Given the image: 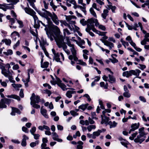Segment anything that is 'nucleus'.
<instances>
[{
	"label": "nucleus",
	"mask_w": 149,
	"mask_h": 149,
	"mask_svg": "<svg viewBox=\"0 0 149 149\" xmlns=\"http://www.w3.org/2000/svg\"><path fill=\"white\" fill-rule=\"evenodd\" d=\"M109 11L107 9H104L103 10V13L101 14V16L102 18L104 19H106L107 16L108 15Z\"/></svg>",
	"instance_id": "nucleus-24"
},
{
	"label": "nucleus",
	"mask_w": 149,
	"mask_h": 149,
	"mask_svg": "<svg viewBox=\"0 0 149 149\" xmlns=\"http://www.w3.org/2000/svg\"><path fill=\"white\" fill-rule=\"evenodd\" d=\"M123 76L124 77H129L131 76L130 70L124 72L123 73Z\"/></svg>",
	"instance_id": "nucleus-26"
},
{
	"label": "nucleus",
	"mask_w": 149,
	"mask_h": 149,
	"mask_svg": "<svg viewBox=\"0 0 149 149\" xmlns=\"http://www.w3.org/2000/svg\"><path fill=\"white\" fill-rule=\"evenodd\" d=\"M100 86L101 87H103L105 89H107L108 88V84L106 83V84L104 85V83L103 82H101L100 83Z\"/></svg>",
	"instance_id": "nucleus-42"
},
{
	"label": "nucleus",
	"mask_w": 149,
	"mask_h": 149,
	"mask_svg": "<svg viewBox=\"0 0 149 149\" xmlns=\"http://www.w3.org/2000/svg\"><path fill=\"white\" fill-rule=\"evenodd\" d=\"M144 132H139V134L137 136L136 138L134 139V141L136 143H141L145 139V137L144 136Z\"/></svg>",
	"instance_id": "nucleus-5"
},
{
	"label": "nucleus",
	"mask_w": 149,
	"mask_h": 149,
	"mask_svg": "<svg viewBox=\"0 0 149 149\" xmlns=\"http://www.w3.org/2000/svg\"><path fill=\"white\" fill-rule=\"evenodd\" d=\"M23 139L21 142V145L22 146H25L26 145V140L29 139V137L25 135H24L23 136Z\"/></svg>",
	"instance_id": "nucleus-17"
},
{
	"label": "nucleus",
	"mask_w": 149,
	"mask_h": 149,
	"mask_svg": "<svg viewBox=\"0 0 149 149\" xmlns=\"http://www.w3.org/2000/svg\"><path fill=\"white\" fill-rule=\"evenodd\" d=\"M48 140L46 138H43L42 139V143L41 144V145H47L46 143L48 142Z\"/></svg>",
	"instance_id": "nucleus-46"
},
{
	"label": "nucleus",
	"mask_w": 149,
	"mask_h": 149,
	"mask_svg": "<svg viewBox=\"0 0 149 149\" xmlns=\"http://www.w3.org/2000/svg\"><path fill=\"white\" fill-rule=\"evenodd\" d=\"M7 97L8 98H10L15 99L19 101L20 100V98L19 96L15 95H7Z\"/></svg>",
	"instance_id": "nucleus-25"
},
{
	"label": "nucleus",
	"mask_w": 149,
	"mask_h": 149,
	"mask_svg": "<svg viewBox=\"0 0 149 149\" xmlns=\"http://www.w3.org/2000/svg\"><path fill=\"white\" fill-rule=\"evenodd\" d=\"M80 9L84 13L85 15L86 14V6H82Z\"/></svg>",
	"instance_id": "nucleus-59"
},
{
	"label": "nucleus",
	"mask_w": 149,
	"mask_h": 149,
	"mask_svg": "<svg viewBox=\"0 0 149 149\" xmlns=\"http://www.w3.org/2000/svg\"><path fill=\"white\" fill-rule=\"evenodd\" d=\"M111 62L113 63H115L118 62V60L114 57H112V59H110Z\"/></svg>",
	"instance_id": "nucleus-62"
},
{
	"label": "nucleus",
	"mask_w": 149,
	"mask_h": 149,
	"mask_svg": "<svg viewBox=\"0 0 149 149\" xmlns=\"http://www.w3.org/2000/svg\"><path fill=\"white\" fill-rule=\"evenodd\" d=\"M88 104L87 103L85 104H82L79 107V108L84 111L87 107Z\"/></svg>",
	"instance_id": "nucleus-29"
},
{
	"label": "nucleus",
	"mask_w": 149,
	"mask_h": 149,
	"mask_svg": "<svg viewBox=\"0 0 149 149\" xmlns=\"http://www.w3.org/2000/svg\"><path fill=\"white\" fill-rule=\"evenodd\" d=\"M5 104V102L3 101V99H1L0 102V108H6L7 106Z\"/></svg>",
	"instance_id": "nucleus-31"
},
{
	"label": "nucleus",
	"mask_w": 149,
	"mask_h": 149,
	"mask_svg": "<svg viewBox=\"0 0 149 149\" xmlns=\"http://www.w3.org/2000/svg\"><path fill=\"white\" fill-rule=\"evenodd\" d=\"M72 90L68 91L66 93V96L69 98L72 97V94H75L76 93L75 91H73L74 90Z\"/></svg>",
	"instance_id": "nucleus-22"
},
{
	"label": "nucleus",
	"mask_w": 149,
	"mask_h": 149,
	"mask_svg": "<svg viewBox=\"0 0 149 149\" xmlns=\"http://www.w3.org/2000/svg\"><path fill=\"white\" fill-rule=\"evenodd\" d=\"M65 37L66 41V43L68 46L71 45L73 44L71 43V42L70 40L69 37L65 36Z\"/></svg>",
	"instance_id": "nucleus-39"
},
{
	"label": "nucleus",
	"mask_w": 149,
	"mask_h": 149,
	"mask_svg": "<svg viewBox=\"0 0 149 149\" xmlns=\"http://www.w3.org/2000/svg\"><path fill=\"white\" fill-rule=\"evenodd\" d=\"M1 42H5L6 45H10L11 43V40L9 39H3L2 40Z\"/></svg>",
	"instance_id": "nucleus-32"
},
{
	"label": "nucleus",
	"mask_w": 149,
	"mask_h": 149,
	"mask_svg": "<svg viewBox=\"0 0 149 149\" xmlns=\"http://www.w3.org/2000/svg\"><path fill=\"white\" fill-rule=\"evenodd\" d=\"M70 47V50L72 54L70 55H71L72 57L74 58V61H76L78 60V58L77 56V50L74 47V44L71 45L69 46Z\"/></svg>",
	"instance_id": "nucleus-6"
},
{
	"label": "nucleus",
	"mask_w": 149,
	"mask_h": 149,
	"mask_svg": "<svg viewBox=\"0 0 149 149\" xmlns=\"http://www.w3.org/2000/svg\"><path fill=\"white\" fill-rule=\"evenodd\" d=\"M40 45L42 49L43 47H45L44 45L46 43V42L44 40L43 38H41V40L40 41Z\"/></svg>",
	"instance_id": "nucleus-28"
},
{
	"label": "nucleus",
	"mask_w": 149,
	"mask_h": 149,
	"mask_svg": "<svg viewBox=\"0 0 149 149\" xmlns=\"http://www.w3.org/2000/svg\"><path fill=\"white\" fill-rule=\"evenodd\" d=\"M118 139L120 141V143L122 145L124 146L126 148H127V142L125 139H123L121 137H119Z\"/></svg>",
	"instance_id": "nucleus-15"
},
{
	"label": "nucleus",
	"mask_w": 149,
	"mask_h": 149,
	"mask_svg": "<svg viewBox=\"0 0 149 149\" xmlns=\"http://www.w3.org/2000/svg\"><path fill=\"white\" fill-rule=\"evenodd\" d=\"M23 9L26 13L33 17L34 23L36 24V23L37 22L39 19L36 15L35 12L33 9L29 7L24 8H23Z\"/></svg>",
	"instance_id": "nucleus-4"
},
{
	"label": "nucleus",
	"mask_w": 149,
	"mask_h": 149,
	"mask_svg": "<svg viewBox=\"0 0 149 149\" xmlns=\"http://www.w3.org/2000/svg\"><path fill=\"white\" fill-rule=\"evenodd\" d=\"M50 5L52 7V8L54 11H56V9L57 8V7L59 6V5H55L53 2V0H51V1L50 2Z\"/></svg>",
	"instance_id": "nucleus-33"
},
{
	"label": "nucleus",
	"mask_w": 149,
	"mask_h": 149,
	"mask_svg": "<svg viewBox=\"0 0 149 149\" xmlns=\"http://www.w3.org/2000/svg\"><path fill=\"white\" fill-rule=\"evenodd\" d=\"M77 61H78L79 62L78 63L80 64H81V65H84V66H86V63L84 62L81 60H78Z\"/></svg>",
	"instance_id": "nucleus-60"
},
{
	"label": "nucleus",
	"mask_w": 149,
	"mask_h": 149,
	"mask_svg": "<svg viewBox=\"0 0 149 149\" xmlns=\"http://www.w3.org/2000/svg\"><path fill=\"white\" fill-rule=\"evenodd\" d=\"M93 8L95 9L98 11H99L100 10V8H97L96 3H93L92 5V7L90 9L89 11L91 14L94 17H97V15Z\"/></svg>",
	"instance_id": "nucleus-7"
},
{
	"label": "nucleus",
	"mask_w": 149,
	"mask_h": 149,
	"mask_svg": "<svg viewBox=\"0 0 149 149\" xmlns=\"http://www.w3.org/2000/svg\"><path fill=\"white\" fill-rule=\"evenodd\" d=\"M11 36L12 38H14L15 40L16 39V38H14V37L15 36H18V37H20V35L19 33L16 31H14L13 32H12L11 34Z\"/></svg>",
	"instance_id": "nucleus-27"
},
{
	"label": "nucleus",
	"mask_w": 149,
	"mask_h": 149,
	"mask_svg": "<svg viewBox=\"0 0 149 149\" xmlns=\"http://www.w3.org/2000/svg\"><path fill=\"white\" fill-rule=\"evenodd\" d=\"M36 130V127L34 126L30 130V132L31 133V134L33 135L34 134V133L35 132Z\"/></svg>",
	"instance_id": "nucleus-54"
},
{
	"label": "nucleus",
	"mask_w": 149,
	"mask_h": 149,
	"mask_svg": "<svg viewBox=\"0 0 149 149\" xmlns=\"http://www.w3.org/2000/svg\"><path fill=\"white\" fill-rule=\"evenodd\" d=\"M131 76L132 75H134L136 76V77L139 75V74L141 73V71L139 69H136L135 70H130Z\"/></svg>",
	"instance_id": "nucleus-20"
},
{
	"label": "nucleus",
	"mask_w": 149,
	"mask_h": 149,
	"mask_svg": "<svg viewBox=\"0 0 149 149\" xmlns=\"http://www.w3.org/2000/svg\"><path fill=\"white\" fill-rule=\"evenodd\" d=\"M68 58L69 60H71V64L72 65H73L75 63V62L72 61L73 59L74 60V58L73 57H72L71 55H69L68 56Z\"/></svg>",
	"instance_id": "nucleus-48"
},
{
	"label": "nucleus",
	"mask_w": 149,
	"mask_h": 149,
	"mask_svg": "<svg viewBox=\"0 0 149 149\" xmlns=\"http://www.w3.org/2000/svg\"><path fill=\"white\" fill-rule=\"evenodd\" d=\"M78 145L77 146V149H82L83 146L82 145L83 144V143L81 141H79L78 143Z\"/></svg>",
	"instance_id": "nucleus-36"
},
{
	"label": "nucleus",
	"mask_w": 149,
	"mask_h": 149,
	"mask_svg": "<svg viewBox=\"0 0 149 149\" xmlns=\"http://www.w3.org/2000/svg\"><path fill=\"white\" fill-rule=\"evenodd\" d=\"M12 86L13 87L15 88H20L22 86V85L20 84H12Z\"/></svg>",
	"instance_id": "nucleus-55"
},
{
	"label": "nucleus",
	"mask_w": 149,
	"mask_h": 149,
	"mask_svg": "<svg viewBox=\"0 0 149 149\" xmlns=\"http://www.w3.org/2000/svg\"><path fill=\"white\" fill-rule=\"evenodd\" d=\"M101 117L102 120L101 123L102 124L106 123L109 120V118L107 117L106 116H103V115H101Z\"/></svg>",
	"instance_id": "nucleus-21"
},
{
	"label": "nucleus",
	"mask_w": 149,
	"mask_h": 149,
	"mask_svg": "<svg viewBox=\"0 0 149 149\" xmlns=\"http://www.w3.org/2000/svg\"><path fill=\"white\" fill-rule=\"evenodd\" d=\"M106 131L105 129H102V130H98L97 131L93 132V139H95L96 138V137H97L100 135L102 131L104 132Z\"/></svg>",
	"instance_id": "nucleus-11"
},
{
	"label": "nucleus",
	"mask_w": 149,
	"mask_h": 149,
	"mask_svg": "<svg viewBox=\"0 0 149 149\" xmlns=\"http://www.w3.org/2000/svg\"><path fill=\"white\" fill-rule=\"evenodd\" d=\"M30 5L37 12V11H38V10L36 7L35 4H34V3L31 2H29Z\"/></svg>",
	"instance_id": "nucleus-47"
},
{
	"label": "nucleus",
	"mask_w": 149,
	"mask_h": 149,
	"mask_svg": "<svg viewBox=\"0 0 149 149\" xmlns=\"http://www.w3.org/2000/svg\"><path fill=\"white\" fill-rule=\"evenodd\" d=\"M108 76L109 79V82L111 83H113L115 81V79L113 76H111L110 74H109Z\"/></svg>",
	"instance_id": "nucleus-38"
},
{
	"label": "nucleus",
	"mask_w": 149,
	"mask_h": 149,
	"mask_svg": "<svg viewBox=\"0 0 149 149\" xmlns=\"http://www.w3.org/2000/svg\"><path fill=\"white\" fill-rule=\"evenodd\" d=\"M52 29L57 36L54 37L56 44L59 48H62L63 50L68 55H70V52L69 49H67V46L66 43L64 42V38L62 35H59L60 31L59 28L56 26L53 25Z\"/></svg>",
	"instance_id": "nucleus-1"
},
{
	"label": "nucleus",
	"mask_w": 149,
	"mask_h": 149,
	"mask_svg": "<svg viewBox=\"0 0 149 149\" xmlns=\"http://www.w3.org/2000/svg\"><path fill=\"white\" fill-rule=\"evenodd\" d=\"M57 128L58 130L62 131L63 129V127L60 125H57Z\"/></svg>",
	"instance_id": "nucleus-63"
},
{
	"label": "nucleus",
	"mask_w": 149,
	"mask_h": 149,
	"mask_svg": "<svg viewBox=\"0 0 149 149\" xmlns=\"http://www.w3.org/2000/svg\"><path fill=\"white\" fill-rule=\"evenodd\" d=\"M50 17L53 22L56 25H58L59 23V20L57 15L54 12L51 13Z\"/></svg>",
	"instance_id": "nucleus-8"
},
{
	"label": "nucleus",
	"mask_w": 149,
	"mask_h": 149,
	"mask_svg": "<svg viewBox=\"0 0 149 149\" xmlns=\"http://www.w3.org/2000/svg\"><path fill=\"white\" fill-rule=\"evenodd\" d=\"M79 123L82 125H88L89 124L88 121L86 120L85 121L83 120H81L80 121Z\"/></svg>",
	"instance_id": "nucleus-30"
},
{
	"label": "nucleus",
	"mask_w": 149,
	"mask_h": 149,
	"mask_svg": "<svg viewBox=\"0 0 149 149\" xmlns=\"http://www.w3.org/2000/svg\"><path fill=\"white\" fill-rule=\"evenodd\" d=\"M76 17L73 15H69L66 17V19L70 24H75V21L72 20V19H75Z\"/></svg>",
	"instance_id": "nucleus-9"
},
{
	"label": "nucleus",
	"mask_w": 149,
	"mask_h": 149,
	"mask_svg": "<svg viewBox=\"0 0 149 149\" xmlns=\"http://www.w3.org/2000/svg\"><path fill=\"white\" fill-rule=\"evenodd\" d=\"M73 41H75L76 43L81 48L84 49L85 48L84 46L85 44V42L84 40H81L79 41H77L76 40H73Z\"/></svg>",
	"instance_id": "nucleus-12"
},
{
	"label": "nucleus",
	"mask_w": 149,
	"mask_h": 149,
	"mask_svg": "<svg viewBox=\"0 0 149 149\" xmlns=\"http://www.w3.org/2000/svg\"><path fill=\"white\" fill-rule=\"evenodd\" d=\"M138 133L137 132H136L132 135V136H130L129 137V139L130 140H132L134 139V138L136 136L137 134Z\"/></svg>",
	"instance_id": "nucleus-57"
},
{
	"label": "nucleus",
	"mask_w": 149,
	"mask_h": 149,
	"mask_svg": "<svg viewBox=\"0 0 149 149\" xmlns=\"http://www.w3.org/2000/svg\"><path fill=\"white\" fill-rule=\"evenodd\" d=\"M5 77L8 78L9 81L12 83H14L15 81L13 79V78L12 76V74L11 72L6 73L4 75Z\"/></svg>",
	"instance_id": "nucleus-16"
},
{
	"label": "nucleus",
	"mask_w": 149,
	"mask_h": 149,
	"mask_svg": "<svg viewBox=\"0 0 149 149\" xmlns=\"http://www.w3.org/2000/svg\"><path fill=\"white\" fill-rule=\"evenodd\" d=\"M42 10L43 12L38 10L37 12L41 17L46 19L49 25H52L53 23L51 18L49 17L51 15V13L44 8L42 9Z\"/></svg>",
	"instance_id": "nucleus-2"
},
{
	"label": "nucleus",
	"mask_w": 149,
	"mask_h": 149,
	"mask_svg": "<svg viewBox=\"0 0 149 149\" xmlns=\"http://www.w3.org/2000/svg\"><path fill=\"white\" fill-rule=\"evenodd\" d=\"M52 51L53 52V53L54 54V58L56 57H59V54L58 53H56L54 49H52Z\"/></svg>",
	"instance_id": "nucleus-49"
},
{
	"label": "nucleus",
	"mask_w": 149,
	"mask_h": 149,
	"mask_svg": "<svg viewBox=\"0 0 149 149\" xmlns=\"http://www.w3.org/2000/svg\"><path fill=\"white\" fill-rule=\"evenodd\" d=\"M3 99V101L5 102V103L7 104H9L10 102V99L5 98Z\"/></svg>",
	"instance_id": "nucleus-61"
},
{
	"label": "nucleus",
	"mask_w": 149,
	"mask_h": 149,
	"mask_svg": "<svg viewBox=\"0 0 149 149\" xmlns=\"http://www.w3.org/2000/svg\"><path fill=\"white\" fill-rule=\"evenodd\" d=\"M41 149H50L49 147H47V145H41Z\"/></svg>",
	"instance_id": "nucleus-64"
},
{
	"label": "nucleus",
	"mask_w": 149,
	"mask_h": 149,
	"mask_svg": "<svg viewBox=\"0 0 149 149\" xmlns=\"http://www.w3.org/2000/svg\"><path fill=\"white\" fill-rule=\"evenodd\" d=\"M139 125L136 123L132 124L131 126L132 130L134 131L136 129H137L139 128Z\"/></svg>",
	"instance_id": "nucleus-35"
},
{
	"label": "nucleus",
	"mask_w": 149,
	"mask_h": 149,
	"mask_svg": "<svg viewBox=\"0 0 149 149\" xmlns=\"http://www.w3.org/2000/svg\"><path fill=\"white\" fill-rule=\"evenodd\" d=\"M63 35L65 37L66 35H69L71 34L69 30L67 29H64L63 30Z\"/></svg>",
	"instance_id": "nucleus-40"
},
{
	"label": "nucleus",
	"mask_w": 149,
	"mask_h": 149,
	"mask_svg": "<svg viewBox=\"0 0 149 149\" xmlns=\"http://www.w3.org/2000/svg\"><path fill=\"white\" fill-rule=\"evenodd\" d=\"M39 141H36L35 142H31L30 144V146L32 148H33L36 146L37 145L39 144Z\"/></svg>",
	"instance_id": "nucleus-41"
},
{
	"label": "nucleus",
	"mask_w": 149,
	"mask_h": 149,
	"mask_svg": "<svg viewBox=\"0 0 149 149\" xmlns=\"http://www.w3.org/2000/svg\"><path fill=\"white\" fill-rule=\"evenodd\" d=\"M95 19L94 18H91L89 19L86 21L87 23V25L88 27L89 28L91 27H93L94 26L93 24L95 21Z\"/></svg>",
	"instance_id": "nucleus-13"
},
{
	"label": "nucleus",
	"mask_w": 149,
	"mask_h": 149,
	"mask_svg": "<svg viewBox=\"0 0 149 149\" xmlns=\"http://www.w3.org/2000/svg\"><path fill=\"white\" fill-rule=\"evenodd\" d=\"M71 114L73 116H75L78 115V113L74 111L71 110L70 111Z\"/></svg>",
	"instance_id": "nucleus-56"
},
{
	"label": "nucleus",
	"mask_w": 149,
	"mask_h": 149,
	"mask_svg": "<svg viewBox=\"0 0 149 149\" xmlns=\"http://www.w3.org/2000/svg\"><path fill=\"white\" fill-rule=\"evenodd\" d=\"M12 110L13 111H14L15 113H16L19 114H20L21 113V112L17 108L12 107Z\"/></svg>",
	"instance_id": "nucleus-43"
},
{
	"label": "nucleus",
	"mask_w": 149,
	"mask_h": 149,
	"mask_svg": "<svg viewBox=\"0 0 149 149\" xmlns=\"http://www.w3.org/2000/svg\"><path fill=\"white\" fill-rule=\"evenodd\" d=\"M0 68L1 69V73L3 75L6 73V70L5 68V67L0 64Z\"/></svg>",
	"instance_id": "nucleus-34"
},
{
	"label": "nucleus",
	"mask_w": 149,
	"mask_h": 149,
	"mask_svg": "<svg viewBox=\"0 0 149 149\" xmlns=\"http://www.w3.org/2000/svg\"><path fill=\"white\" fill-rule=\"evenodd\" d=\"M142 113L143 115L142 116V118L143 120L145 122H147V120H148V121H149V117H148L147 118V119H146L145 116V114L144 113L142 112Z\"/></svg>",
	"instance_id": "nucleus-52"
},
{
	"label": "nucleus",
	"mask_w": 149,
	"mask_h": 149,
	"mask_svg": "<svg viewBox=\"0 0 149 149\" xmlns=\"http://www.w3.org/2000/svg\"><path fill=\"white\" fill-rule=\"evenodd\" d=\"M47 110L43 108L42 107L40 109V113L42 115H43L45 118H48V115L47 113Z\"/></svg>",
	"instance_id": "nucleus-19"
},
{
	"label": "nucleus",
	"mask_w": 149,
	"mask_h": 149,
	"mask_svg": "<svg viewBox=\"0 0 149 149\" xmlns=\"http://www.w3.org/2000/svg\"><path fill=\"white\" fill-rule=\"evenodd\" d=\"M104 45L109 47V49L111 50L112 48L114 47V45L113 43L110 42L107 40H102V41Z\"/></svg>",
	"instance_id": "nucleus-10"
},
{
	"label": "nucleus",
	"mask_w": 149,
	"mask_h": 149,
	"mask_svg": "<svg viewBox=\"0 0 149 149\" xmlns=\"http://www.w3.org/2000/svg\"><path fill=\"white\" fill-rule=\"evenodd\" d=\"M13 53V51L11 49H8L7 52H5L4 53L6 55H11Z\"/></svg>",
	"instance_id": "nucleus-53"
},
{
	"label": "nucleus",
	"mask_w": 149,
	"mask_h": 149,
	"mask_svg": "<svg viewBox=\"0 0 149 149\" xmlns=\"http://www.w3.org/2000/svg\"><path fill=\"white\" fill-rule=\"evenodd\" d=\"M5 67L6 68H8L7 70H6V73H9L10 72L9 71V69L11 68L10 64L9 63H7L5 65Z\"/></svg>",
	"instance_id": "nucleus-58"
},
{
	"label": "nucleus",
	"mask_w": 149,
	"mask_h": 149,
	"mask_svg": "<svg viewBox=\"0 0 149 149\" xmlns=\"http://www.w3.org/2000/svg\"><path fill=\"white\" fill-rule=\"evenodd\" d=\"M123 96L127 98H129L131 96V94L129 93V91L124 92L123 94Z\"/></svg>",
	"instance_id": "nucleus-44"
},
{
	"label": "nucleus",
	"mask_w": 149,
	"mask_h": 149,
	"mask_svg": "<svg viewBox=\"0 0 149 149\" xmlns=\"http://www.w3.org/2000/svg\"><path fill=\"white\" fill-rule=\"evenodd\" d=\"M15 19L17 20V22L19 24V27L20 28H22L24 26L21 20L17 19L16 18H15Z\"/></svg>",
	"instance_id": "nucleus-45"
},
{
	"label": "nucleus",
	"mask_w": 149,
	"mask_h": 149,
	"mask_svg": "<svg viewBox=\"0 0 149 149\" xmlns=\"http://www.w3.org/2000/svg\"><path fill=\"white\" fill-rule=\"evenodd\" d=\"M31 104L32 107L36 109H38L40 107V106L37 104H38L40 101V97L38 96H36L35 94L32 93L30 97Z\"/></svg>",
	"instance_id": "nucleus-3"
},
{
	"label": "nucleus",
	"mask_w": 149,
	"mask_h": 149,
	"mask_svg": "<svg viewBox=\"0 0 149 149\" xmlns=\"http://www.w3.org/2000/svg\"><path fill=\"white\" fill-rule=\"evenodd\" d=\"M120 42L122 43V44L123 45V46L126 45V46H129L128 43L127 42L124 41L123 39H121Z\"/></svg>",
	"instance_id": "nucleus-51"
},
{
	"label": "nucleus",
	"mask_w": 149,
	"mask_h": 149,
	"mask_svg": "<svg viewBox=\"0 0 149 149\" xmlns=\"http://www.w3.org/2000/svg\"><path fill=\"white\" fill-rule=\"evenodd\" d=\"M108 124L110 125V128H111L116 127L118 123L116 122L115 121H113V122L110 121L108 122Z\"/></svg>",
	"instance_id": "nucleus-23"
},
{
	"label": "nucleus",
	"mask_w": 149,
	"mask_h": 149,
	"mask_svg": "<svg viewBox=\"0 0 149 149\" xmlns=\"http://www.w3.org/2000/svg\"><path fill=\"white\" fill-rule=\"evenodd\" d=\"M49 65V63L48 62H44L41 65V67L42 68H46L48 67Z\"/></svg>",
	"instance_id": "nucleus-37"
},
{
	"label": "nucleus",
	"mask_w": 149,
	"mask_h": 149,
	"mask_svg": "<svg viewBox=\"0 0 149 149\" xmlns=\"http://www.w3.org/2000/svg\"><path fill=\"white\" fill-rule=\"evenodd\" d=\"M80 22L83 26H85L87 24L86 21H85L84 19H82L80 20Z\"/></svg>",
	"instance_id": "nucleus-50"
},
{
	"label": "nucleus",
	"mask_w": 149,
	"mask_h": 149,
	"mask_svg": "<svg viewBox=\"0 0 149 149\" xmlns=\"http://www.w3.org/2000/svg\"><path fill=\"white\" fill-rule=\"evenodd\" d=\"M52 136L53 139L54 141H56L58 142H61L63 140L61 139L58 138V135L56 132H54L52 133Z\"/></svg>",
	"instance_id": "nucleus-14"
},
{
	"label": "nucleus",
	"mask_w": 149,
	"mask_h": 149,
	"mask_svg": "<svg viewBox=\"0 0 149 149\" xmlns=\"http://www.w3.org/2000/svg\"><path fill=\"white\" fill-rule=\"evenodd\" d=\"M59 86L63 91H66L67 89L74 90L73 88H66V86L64 84L60 82L57 84Z\"/></svg>",
	"instance_id": "nucleus-18"
}]
</instances>
